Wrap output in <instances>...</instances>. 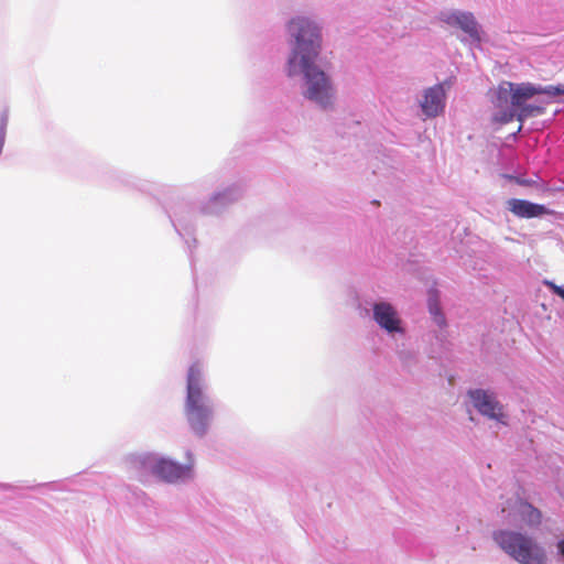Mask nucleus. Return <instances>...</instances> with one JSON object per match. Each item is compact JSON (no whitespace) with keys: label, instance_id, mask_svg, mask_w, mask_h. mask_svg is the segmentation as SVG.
<instances>
[{"label":"nucleus","instance_id":"nucleus-11","mask_svg":"<svg viewBox=\"0 0 564 564\" xmlns=\"http://www.w3.org/2000/svg\"><path fill=\"white\" fill-rule=\"evenodd\" d=\"M516 513L528 527H536L542 521V513L531 503L519 500L516 505Z\"/></svg>","mask_w":564,"mask_h":564},{"label":"nucleus","instance_id":"nucleus-7","mask_svg":"<svg viewBox=\"0 0 564 564\" xmlns=\"http://www.w3.org/2000/svg\"><path fill=\"white\" fill-rule=\"evenodd\" d=\"M445 106V90L442 84L430 87L425 90L424 99L421 102L423 112L427 117H435L443 111Z\"/></svg>","mask_w":564,"mask_h":564},{"label":"nucleus","instance_id":"nucleus-8","mask_svg":"<svg viewBox=\"0 0 564 564\" xmlns=\"http://www.w3.org/2000/svg\"><path fill=\"white\" fill-rule=\"evenodd\" d=\"M375 321L387 332H400V319L398 318L397 311L389 303H377L373 305Z\"/></svg>","mask_w":564,"mask_h":564},{"label":"nucleus","instance_id":"nucleus-4","mask_svg":"<svg viewBox=\"0 0 564 564\" xmlns=\"http://www.w3.org/2000/svg\"><path fill=\"white\" fill-rule=\"evenodd\" d=\"M492 539L505 553L519 564H547L545 550L528 534L512 530H497L494 532Z\"/></svg>","mask_w":564,"mask_h":564},{"label":"nucleus","instance_id":"nucleus-14","mask_svg":"<svg viewBox=\"0 0 564 564\" xmlns=\"http://www.w3.org/2000/svg\"><path fill=\"white\" fill-rule=\"evenodd\" d=\"M550 286L552 288L553 292L561 296L564 301V288L555 285L553 283H550Z\"/></svg>","mask_w":564,"mask_h":564},{"label":"nucleus","instance_id":"nucleus-10","mask_svg":"<svg viewBox=\"0 0 564 564\" xmlns=\"http://www.w3.org/2000/svg\"><path fill=\"white\" fill-rule=\"evenodd\" d=\"M443 21L448 25H456L467 33L474 41H480L478 24L470 12H453L446 14Z\"/></svg>","mask_w":564,"mask_h":564},{"label":"nucleus","instance_id":"nucleus-3","mask_svg":"<svg viewBox=\"0 0 564 564\" xmlns=\"http://www.w3.org/2000/svg\"><path fill=\"white\" fill-rule=\"evenodd\" d=\"M184 412L193 432L204 435L212 420L213 410L203 392V371L198 362L188 368Z\"/></svg>","mask_w":564,"mask_h":564},{"label":"nucleus","instance_id":"nucleus-2","mask_svg":"<svg viewBox=\"0 0 564 564\" xmlns=\"http://www.w3.org/2000/svg\"><path fill=\"white\" fill-rule=\"evenodd\" d=\"M535 95H549L552 97L564 95V84L542 87L531 83H501L496 90L494 105L497 111L492 120L505 124L512 121L514 118L519 121H523V119L528 117L543 113V107L525 105V101Z\"/></svg>","mask_w":564,"mask_h":564},{"label":"nucleus","instance_id":"nucleus-9","mask_svg":"<svg viewBox=\"0 0 564 564\" xmlns=\"http://www.w3.org/2000/svg\"><path fill=\"white\" fill-rule=\"evenodd\" d=\"M508 209L519 218H535L551 214V212L540 204L529 200L511 198L507 202Z\"/></svg>","mask_w":564,"mask_h":564},{"label":"nucleus","instance_id":"nucleus-15","mask_svg":"<svg viewBox=\"0 0 564 564\" xmlns=\"http://www.w3.org/2000/svg\"><path fill=\"white\" fill-rule=\"evenodd\" d=\"M557 547H558V551L560 553L563 555L564 557V539L562 541L558 542L557 544Z\"/></svg>","mask_w":564,"mask_h":564},{"label":"nucleus","instance_id":"nucleus-13","mask_svg":"<svg viewBox=\"0 0 564 564\" xmlns=\"http://www.w3.org/2000/svg\"><path fill=\"white\" fill-rule=\"evenodd\" d=\"M507 177L511 181H514L517 184H519L521 186H531L534 183L531 180L520 178V177H516V176H511V175H508Z\"/></svg>","mask_w":564,"mask_h":564},{"label":"nucleus","instance_id":"nucleus-6","mask_svg":"<svg viewBox=\"0 0 564 564\" xmlns=\"http://www.w3.org/2000/svg\"><path fill=\"white\" fill-rule=\"evenodd\" d=\"M474 406L485 416L503 422V412L501 404L495 395L488 391L477 389L468 392Z\"/></svg>","mask_w":564,"mask_h":564},{"label":"nucleus","instance_id":"nucleus-5","mask_svg":"<svg viewBox=\"0 0 564 564\" xmlns=\"http://www.w3.org/2000/svg\"><path fill=\"white\" fill-rule=\"evenodd\" d=\"M193 466V459H189L185 465H180L174 460L166 458H148L144 462V467L147 469H149L154 476L167 482H174L191 477Z\"/></svg>","mask_w":564,"mask_h":564},{"label":"nucleus","instance_id":"nucleus-12","mask_svg":"<svg viewBox=\"0 0 564 564\" xmlns=\"http://www.w3.org/2000/svg\"><path fill=\"white\" fill-rule=\"evenodd\" d=\"M429 308H430L431 314L435 316V321L438 324H442L444 322V317L442 316V314L440 312V306H438V300H437L436 292H432L431 295H430Z\"/></svg>","mask_w":564,"mask_h":564},{"label":"nucleus","instance_id":"nucleus-1","mask_svg":"<svg viewBox=\"0 0 564 564\" xmlns=\"http://www.w3.org/2000/svg\"><path fill=\"white\" fill-rule=\"evenodd\" d=\"M289 29L296 41L288 63L289 76L302 72L307 86L305 97L322 107L329 106L333 98L332 84L326 74L315 65L321 48L319 29L305 18L292 20Z\"/></svg>","mask_w":564,"mask_h":564}]
</instances>
